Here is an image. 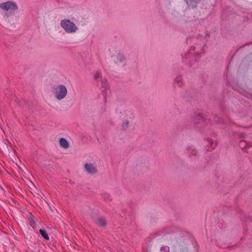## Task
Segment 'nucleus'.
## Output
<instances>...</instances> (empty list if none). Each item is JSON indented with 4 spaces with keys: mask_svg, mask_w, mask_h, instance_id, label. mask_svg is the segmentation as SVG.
Segmentation results:
<instances>
[{
    "mask_svg": "<svg viewBox=\"0 0 252 252\" xmlns=\"http://www.w3.org/2000/svg\"><path fill=\"white\" fill-rule=\"evenodd\" d=\"M39 232L43 238H44L45 240H48L49 239V237L45 229H40L39 230Z\"/></svg>",
    "mask_w": 252,
    "mask_h": 252,
    "instance_id": "ddd939ff",
    "label": "nucleus"
},
{
    "mask_svg": "<svg viewBox=\"0 0 252 252\" xmlns=\"http://www.w3.org/2000/svg\"><path fill=\"white\" fill-rule=\"evenodd\" d=\"M0 8L4 11L10 12L15 11L18 8L16 3L11 1H8L0 3Z\"/></svg>",
    "mask_w": 252,
    "mask_h": 252,
    "instance_id": "7ed1b4c3",
    "label": "nucleus"
},
{
    "mask_svg": "<svg viewBox=\"0 0 252 252\" xmlns=\"http://www.w3.org/2000/svg\"><path fill=\"white\" fill-rule=\"evenodd\" d=\"M60 25L63 29L67 33H74L78 30V28L75 23L69 19H64L61 21Z\"/></svg>",
    "mask_w": 252,
    "mask_h": 252,
    "instance_id": "f03ea898",
    "label": "nucleus"
},
{
    "mask_svg": "<svg viewBox=\"0 0 252 252\" xmlns=\"http://www.w3.org/2000/svg\"><path fill=\"white\" fill-rule=\"evenodd\" d=\"M247 146H251V144L250 143H248L245 140H241L239 143V147L241 149H245Z\"/></svg>",
    "mask_w": 252,
    "mask_h": 252,
    "instance_id": "4468645a",
    "label": "nucleus"
},
{
    "mask_svg": "<svg viewBox=\"0 0 252 252\" xmlns=\"http://www.w3.org/2000/svg\"><path fill=\"white\" fill-rule=\"evenodd\" d=\"M96 223L97 224V225L100 226H104L106 224V220L103 218H98Z\"/></svg>",
    "mask_w": 252,
    "mask_h": 252,
    "instance_id": "2eb2a0df",
    "label": "nucleus"
},
{
    "mask_svg": "<svg viewBox=\"0 0 252 252\" xmlns=\"http://www.w3.org/2000/svg\"><path fill=\"white\" fill-rule=\"evenodd\" d=\"M129 126V122L127 119L123 120L121 124V128L123 130L127 129Z\"/></svg>",
    "mask_w": 252,
    "mask_h": 252,
    "instance_id": "9d476101",
    "label": "nucleus"
},
{
    "mask_svg": "<svg viewBox=\"0 0 252 252\" xmlns=\"http://www.w3.org/2000/svg\"><path fill=\"white\" fill-rule=\"evenodd\" d=\"M174 83L179 87H182L183 85V80L181 76H177L174 80Z\"/></svg>",
    "mask_w": 252,
    "mask_h": 252,
    "instance_id": "1a4fd4ad",
    "label": "nucleus"
},
{
    "mask_svg": "<svg viewBox=\"0 0 252 252\" xmlns=\"http://www.w3.org/2000/svg\"><path fill=\"white\" fill-rule=\"evenodd\" d=\"M113 59L115 63L118 65H123L126 60L124 55L121 53H118L114 55Z\"/></svg>",
    "mask_w": 252,
    "mask_h": 252,
    "instance_id": "39448f33",
    "label": "nucleus"
},
{
    "mask_svg": "<svg viewBox=\"0 0 252 252\" xmlns=\"http://www.w3.org/2000/svg\"><path fill=\"white\" fill-rule=\"evenodd\" d=\"M52 93L55 98L60 101L66 97L67 94V89L63 84L54 85L52 88Z\"/></svg>",
    "mask_w": 252,
    "mask_h": 252,
    "instance_id": "f257e3e1",
    "label": "nucleus"
},
{
    "mask_svg": "<svg viewBox=\"0 0 252 252\" xmlns=\"http://www.w3.org/2000/svg\"><path fill=\"white\" fill-rule=\"evenodd\" d=\"M185 1L189 7L194 8L199 2V0H185Z\"/></svg>",
    "mask_w": 252,
    "mask_h": 252,
    "instance_id": "6e6552de",
    "label": "nucleus"
},
{
    "mask_svg": "<svg viewBox=\"0 0 252 252\" xmlns=\"http://www.w3.org/2000/svg\"><path fill=\"white\" fill-rule=\"evenodd\" d=\"M94 79L97 83L99 81L101 82V87L104 89H106L108 87V83L107 80L102 78V74L100 71L97 70L94 74Z\"/></svg>",
    "mask_w": 252,
    "mask_h": 252,
    "instance_id": "20e7f679",
    "label": "nucleus"
},
{
    "mask_svg": "<svg viewBox=\"0 0 252 252\" xmlns=\"http://www.w3.org/2000/svg\"><path fill=\"white\" fill-rule=\"evenodd\" d=\"M60 145L64 149H67L69 147V144L67 141L64 138H61L60 139Z\"/></svg>",
    "mask_w": 252,
    "mask_h": 252,
    "instance_id": "9b49d317",
    "label": "nucleus"
},
{
    "mask_svg": "<svg viewBox=\"0 0 252 252\" xmlns=\"http://www.w3.org/2000/svg\"><path fill=\"white\" fill-rule=\"evenodd\" d=\"M84 169L86 172L90 174H94L97 172L96 165L92 163H86L84 164Z\"/></svg>",
    "mask_w": 252,
    "mask_h": 252,
    "instance_id": "423d86ee",
    "label": "nucleus"
},
{
    "mask_svg": "<svg viewBox=\"0 0 252 252\" xmlns=\"http://www.w3.org/2000/svg\"><path fill=\"white\" fill-rule=\"evenodd\" d=\"M165 249L166 250V252H167V251H169V248L168 247L165 248Z\"/></svg>",
    "mask_w": 252,
    "mask_h": 252,
    "instance_id": "a211bd4d",
    "label": "nucleus"
},
{
    "mask_svg": "<svg viewBox=\"0 0 252 252\" xmlns=\"http://www.w3.org/2000/svg\"><path fill=\"white\" fill-rule=\"evenodd\" d=\"M195 120H203V117L200 114H198L195 116Z\"/></svg>",
    "mask_w": 252,
    "mask_h": 252,
    "instance_id": "dca6fc26",
    "label": "nucleus"
},
{
    "mask_svg": "<svg viewBox=\"0 0 252 252\" xmlns=\"http://www.w3.org/2000/svg\"><path fill=\"white\" fill-rule=\"evenodd\" d=\"M101 198L106 201H109L112 200L111 195L106 192H102L101 194Z\"/></svg>",
    "mask_w": 252,
    "mask_h": 252,
    "instance_id": "f8f14e48",
    "label": "nucleus"
},
{
    "mask_svg": "<svg viewBox=\"0 0 252 252\" xmlns=\"http://www.w3.org/2000/svg\"><path fill=\"white\" fill-rule=\"evenodd\" d=\"M188 54H186L185 55V56H186V58H187V56H188Z\"/></svg>",
    "mask_w": 252,
    "mask_h": 252,
    "instance_id": "6ab92c4d",
    "label": "nucleus"
},
{
    "mask_svg": "<svg viewBox=\"0 0 252 252\" xmlns=\"http://www.w3.org/2000/svg\"><path fill=\"white\" fill-rule=\"evenodd\" d=\"M205 144L209 149L212 150L217 147L218 142L217 141H214L211 138H208L206 140Z\"/></svg>",
    "mask_w": 252,
    "mask_h": 252,
    "instance_id": "0eeeda50",
    "label": "nucleus"
},
{
    "mask_svg": "<svg viewBox=\"0 0 252 252\" xmlns=\"http://www.w3.org/2000/svg\"><path fill=\"white\" fill-rule=\"evenodd\" d=\"M125 113L126 115H132V113L130 111H125Z\"/></svg>",
    "mask_w": 252,
    "mask_h": 252,
    "instance_id": "f3484780",
    "label": "nucleus"
}]
</instances>
